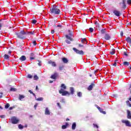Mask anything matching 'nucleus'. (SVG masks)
<instances>
[{
  "mask_svg": "<svg viewBox=\"0 0 131 131\" xmlns=\"http://www.w3.org/2000/svg\"><path fill=\"white\" fill-rule=\"evenodd\" d=\"M34 34V31L33 32H25L24 31H21L19 33L17 34V37L20 39H23L25 38V36L26 35H33Z\"/></svg>",
  "mask_w": 131,
  "mask_h": 131,
  "instance_id": "f257e3e1",
  "label": "nucleus"
},
{
  "mask_svg": "<svg viewBox=\"0 0 131 131\" xmlns=\"http://www.w3.org/2000/svg\"><path fill=\"white\" fill-rule=\"evenodd\" d=\"M50 12L51 14H54V15H59L60 14V9H59L57 7H54L50 9Z\"/></svg>",
  "mask_w": 131,
  "mask_h": 131,
  "instance_id": "f03ea898",
  "label": "nucleus"
},
{
  "mask_svg": "<svg viewBox=\"0 0 131 131\" xmlns=\"http://www.w3.org/2000/svg\"><path fill=\"white\" fill-rule=\"evenodd\" d=\"M73 51H74V52H75V53H76V54H79V55H83V54H84L83 53V51L82 50L79 51L78 49L75 48H73Z\"/></svg>",
  "mask_w": 131,
  "mask_h": 131,
  "instance_id": "7ed1b4c3",
  "label": "nucleus"
},
{
  "mask_svg": "<svg viewBox=\"0 0 131 131\" xmlns=\"http://www.w3.org/2000/svg\"><path fill=\"white\" fill-rule=\"evenodd\" d=\"M11 122L13 124H16L19 122V120L15 117H13L11 118Z\"/></svg>",
  "mask_w": 131,
  "mask_h": 131,
  "instance_id": "20e7f679",
  "label": "nucleus"
},
{
  "mask_svg": "<svg viewBox=\"0 0 131 131\" xmlns=\"http://www.w3.org/2000/svg\"><path fill=\"white\" fill-rule=\"evenodd\" d=\"M122 123H125L126 126H131L130 122H129V121L122 120Z\"/></svg>",
  "mask_w": 131,
  "mask_h": 131,
  "instance_id": "39448f33",
  "label": "nucleus"
},
{
  "mask_svg": "<svg viewBox=\"0 0 131 131\" xmlns=\"http://www.w3.org/2000/svg\"><path fill=\"white\" fill-rule=\"evenodd\" d=\"M59 94H62V96H70V93L68 92L67 91H65L63 92L59 91Z\"/></svg>",
  "mask_w": 131,
  "mask_h": 131,
  "instance_id": "423d86ee",
  "label": "nucleus"
},
{
  "mask_svg": "<svg viewBox=\"0 0 131 131\" xmlns=\"http://www.w3.org/2000/svg\"><path fill=\"white\" fill-rule=\"evenodd\" d=\"M113 13L117 17H119L120 16V11L117 10H114Z\"/></svg>",
  "mask_w": 131,
  "mask_h": 131,
  "instance_id": "0eeeda50",
  "label": "nucleus"
},
{
  "mask_svg": "<svg viewBox=\"0 0 131 131\" xmlns=\"http://www.w3.org/2000/svg\"><path fill=\"white\" fill-rule=\"evenodd\" d=\"M59 76V74L57 73H55L53 75L51 76V78L52 79H56L57 77Z\"/></svg>",
  "mask_w": 131,
  "mask_h": 131,
  "instance_id": "6e6552de",
  "label": "nucleus"
},
{
  "mask_svg": "<svg viewBox=\"0 0 131 131\" xmlns=\"http://www.w3.org/2000/svg\"><path fill=\"white\" fill-rule=\"evenodd\" d=\"M104 38L106 40H109L111 39V36L109 34H105L104 35Z\"/></svg>",
  "mask_w": 131,
  "mask_h": 131,
  "instance_id": "1a4fd4ad",
  "label": "nucleus"
},
{
  "mask_svg": "<svg viewBox=\"0 0 131 131\" xmlns=\"http://www.w3.org/2000/svg\"><path fill=\"white\" fill-rule=\"evenodd\" d=\"M119 5L122 9H126V4H125V3H122L120 2L119 3Z\"/></svg>",
  "mask_w": 131,
  "mask_h": 131,
  "instance_id": "9d476101",
  "label": "nucleus"
},
{
  "mask_svg": "<svg viewBox=\"0 0 131 131\" xmlns=\"http://www.w3.org/2000/svg\"><path fill=\"white\" fill-rule=\"evenodd\" d=\"M94 86H95V84L94 83H91V84L89 85V86L88 88V91H92Z\"/></svg>",
  "mask_w": 131,
  "mask_h": 131,
  "instance_id": "9b49d317",
  "label": "nucleus"
},
{
  "mask_svg": "<svg viewBox=\"0 0 131 131\" xmlns=\"http://www.w3.org/2000/svg\"><path fill=\"white\" fill-rule=\"evenodd\" d=\"M127 118H128V119H131L130 111H129V110H127Z\"/></svg>",
  "mask_w": 131,
  "mask_h": 131,
  "instance_id": "f8f14e48",
  "label": "nucleus"
},
{
  "mask_svg": "<svg viewBox=\"0 0 131 131\" xmlns=\"http://www.w3.org/2000/svg\"><path fill=\"white\" fill-rule=\"evenodd\" d=\"M97 109L101 112V113H102L103 114H106V112L103 111L102 108H101L99 106L97 107Z\"/></svg>",
  "mask_w": 131,
  "mask_h": 131,
  "instance_id": "ddd939ff",
  "label": "nucleus"
},
{
  "mask_svg": "<svg viewBox=\"0 0 131 131\" xmlns=\"http://www.w3.org/2000/svg\"><path fill=\"white\" fill-rule=\"evenodd\" d=\"M50 110H49V108L46 107L45 110V115H50Z\"/></svg>",
  "mask_w": 131,
  "mask_h": 131,
  "instance_id": "4468645a",
  "label": "nucleus"
},
{
  "mask_svg": "<svg viewBox=\"0 0 131 131\" xmlns=\"http://www.w3.org/2000/svg\"><path fill=\"white\" fill-rule=\"evenodd\" d=\"M69 125V124H68V123H66V125H63L62 126V129H66V128H67V127H68Z\"/></svg>",
  "mask_w": 131,
  "mask_h": 131,
  "instance_id": "2eb2a0df",
  "label": "nucleus"
},
{
  "mask_svg": "<svg viewBox=\"0 0 131 131\" xmlns=\"http://www.w3.org/2000/svg\"><path fill=\"white\" fill-rule=\"evenodd\" d=\"M62 61L66 64H67V63H68V59L65 57L62 58Z\"/></svg>",
  "mask_w": 131,
  "mask_h": 131,
  "instance_id": "dca6fc26",
  "label": "nucleus"
},
{
  "mask_svg": "<svg viewBox=\"0 0 131 131\" xmlns=\"http://www.w3.org/2000/svg\"><path fill=\"white\" fill-rule=\"evenodd\" d=\"M24 98H25V96H24L23 95L19 94L18 99L20 101H22V99H24Z\"/></svg>",
  "mask_w": 131,
  "mask_h": 131,
  "instance_id": "f3484780",
  "label": "nucleus"
},
{
  "mask_svg": "<svg viewBox=\"0 0 131 131\" xmlns=\"http://www.w3.org/2000/svg\"><path fill=\"white\" fill-rule=\"evenodd\" d=\"M19 60H20V61H25V60H26V56L24 55L21 56V57L19 58Z\"/></svg>",
  "mask_w": 131,
  "mask_h": 131,
  "instance_id": "a211bd4d",
  "label": "nucleus"
},
{
  "mask_svg": "<svg viewBox=\"0 0 131 131\" xmlns=\"http://www.w3.org/2000/svg\"><path fill=\"white\" fill-rule=\"evenodd\" d=\"M76 127V123L74 122L72 125V129L74 130V129H75Z\"/></svg>",
  "mask_w": 131,
  "mask_h": 131,
  "instance_id": "6ab92c4d",
  "label": "nucleus"
},
{
  "mask_svg": "<svg viewBox=\"0 0 131 131\" xmlns=\"http://www.w3.org/2000/svg\"><path fill=\"white\" fill-rule=\"evenodd\" d=\"M81 41L82 43L86 44V39L85 38L81 39Z\"/></svg>",
  "mask_w": 131,
  "mask_h": 131,
  "instance_id": "aec40b11",
  "label": "nucleus"
},
{
  "mask_svg": "<svg viewBox=\"0 0 131 131\" xmlns=\"http://www.w3.org/2000/svg\"><path fill=\"white\" fill-rule=\"evenodd\" d=\"M66 38H67V39H69V40H71V41H72V40H73L72 38H71V37H70V36L66 35Z\"/></svg>",
  "mask_w": 131,
  "mask_h": 131,
  "instance_id": "412c9836",
  "label": "nucleus"
},
{
  "mask_svg": "<svg viewBox=\"0 0 131 131\" xmlns=\"http://www.w3.org/2000/svg\"><path fill=\"white\" fill-rule=\"evenodd\" d=\"M129 62H127V61H124L123 62V65L124 66H129Z\"/></svg>",
  "mask_w": 131,
  "mask_h": 131,
  "instance_id": "4be33fe9",
  "label": "nucleus"
},
{
  "mask_svg": "<svg viewBox=\"0 0 131 131\" xmlns=\"http://www.w3.org/2000/svg\"><path fill=\"white\" fill-rule=\"evenodd\" d=\"M110 53L111 54V55H114L115 54V49H112Z\"/></svg>",
  "mask_w": 131,
  "mask_h": 131,
  "instance_id": "5701e85b",
  "label": "nucleus"
},
{
  "mask_svg": "<svg viewBox=\"0 0 131 131\" xmlns=\"http://www.w3.org/2000/svg\"><path fill=\"white\" fill-rule=\"evenodd\" d=\"M70 91H71V94H72V95H73L74 94V89H73V88H71Z\"/></svg>",
  "mask_w": 131,
  "mask_h": 131,
  "instance_id": "b1692460",
  "label": "nucleus"
},
{
  "mask_svg": "<svg viewBox=\"0 0 131 131\" xmlns=\"http://www.w3.org/2000/svg\"><path fill=\"white\" fill-rule=\"evenodd\" d=\"M61 88H62V89H63V90H66V89H67L64 84H62L61 85Z\"/></svg>",
  "mask_w": 131,
  "mask_h": 131,
  "instance_id": "393cba45",
  "label": "nucleus"
},
{
  "mask_svg": "<svg viewBox=\"0 0 131 131\" xmlns=\"http://www.w3.org/2000/svg\"><path fill=\"white\" fill-rule=\"evenodd\" d=\"M9 58H10V56H9V55L5 54L4 55V59H9Z\"/></svg>",
  "mask_w": 131,
  "mask_h": 131,
  "instance_id": "a878e982",
  "label": "nucleus"
},
{
  "mask_svg": "<svg viewBox=\"0 0 131 131\" xmlns=\"http://www.w3.org/2000/svg\"><path fill=\"white\" fill-rule=\"evenodd\" d=\"M36 101H43V98L40 97L39 98H36Z\"/></svg>",
  "mask_w": 131,
  "mask_h": 131,
  "instance_id": "bb28decb",
  "label": "nucleus"
},
{
  "mask_svg": "<svg viewBox=\"0 0 131 131\" xmlns=\"http://www.w3.org/2000/svg\"><path fill=\"white\" fill-rule=\"evenodd\" d=\"M17 91V89L15 88H11L10 89V91L11 92H16Z\"/></svg>",
  "mask_w": 131,
  "mask_h": 131,
  "instance_id": "cd10ccee",
  "label": "nucleus"
},
{
  "mask_svg": "<svg viewBox=\"0 0 131 131\" xmlns=\"http://www.w3.org/2000/svg\"><path fill=\"white\" fill-rule=\"evenodd\" d=\"M51 65L53 67H56L57 66V64H56V62H55V61H53V62H52Z\"/></svg>",
  "mask_w": 131,
  "mask_h": 131,
  "instance_id": "c85d7f7f",
  "label": "nucleus"
},
{
  "mask_svg": "<svg viewBox=\"0 0 131 131\" xmlns=\"http://www.w3.org/2000/svg\"><path fill=\"white\" fill-rule=\"evenodd\" d=\"M77 96L78 97H82V93L81 92H78L77 93Z\"/></svg>",
  "mask_w": 131,
  "mask_h": 131,
  "instance_id": "c756f323",
  "label": "nucleus"
},
{
  "mask_svg": "<svg viewBox=\"0 0 131 131\" xmlns=\"http://www.w3.org/2000/svg\"><path fill=\"white\" fill-rule=\"evenodd\" d=\"M63 68H64V66H60L59 67V70L61 71V70H63Z\"/></svg>",
  "mask_w": 131,
  "mask_h": 131,
  "instance_id": "7c9ffc66",
  "label": "nucleus"
},
{
  "mask_svg": "<svg viewBox=\"0 0 131 131\" xmlns=\"http://www.w3.org/2000/svg\"><path fill=\"white\" fill-rule=\"evenodd\" d=\"M38 79V77L36 75L34 76V80H37Z\"/></svg>",
  "mask_w": 131,
  "mask_h": 131,
  "instance_id": "2f4dec72",
  "label": "nucleus"
},
{
  "mask_svg": "<svg viewBox=\"0 0 131 131\" xmlns=\"http://www.w3.org/2000/svg\"><path fill=\"white\" fill-rule=\"evenodd\" d=\"M9 107H10V104L9 103H7L5 105V108L6 109H8V108H9Z\"/></svg>",
  "mask_w": 131,
  "mask_h": 131,
  "instance_id": "473e14b6",
  "label": "nucleus"
},
{
  "mask_svg": "<svg viewBox=\"0 0 131 131\" xmlns=\"http://www.w3.org/2000/svg\"><path fill=\"white\" fill-rule=\"evenodd\" d=\"M18 128L22 129V128H23V126L21 124L18 125Z\"/></svg>",
  "mask_w": 131,
  "mask_h": 131,
  "instance_id": "72a5a7b5",
  "label": "nucleus"
},
{
  "mask_svg": "<svg viewBox=\"0 0 131 131\" xmlns=\"http://www.w3.org/2000/svg\"><path fill=\"white\" fill-rule=\"evenodd\" d=\"M93 125H94V127H96L97 128H99V126H98V125H97V124L94 123V124H93Z\"/></svg>",
  "mask_w": 131,
  "mask_h": 131,
  "instance_id": "f704fd0d",
  "label": "nucleus"
},
{
  "mask_svg": "<svg viewBox=\"0 0 131 131\" xmlns=\"http://www.w3.org/2000/svg\"><path fill=\"white\" fill-rule=\"evenodd\" d=\"M32 23L33 24H35V23H36V20H35V19L32 20Z\"/></svg>",
  "mask_w": 131,
  "mask_h": 131,
  "instance_id": "c9c22d12",
  "label": "nucleus"
},
{
  "mask_svg": "<svg viewBox=\"0 0 131 131\" xmlns=\"http://www.w3.org/2000/svg\"><path fill=\"white\" fill-rule=\"evenodd\" d=\"M35 57H32V56H30V60H31V61H32V60H34Z\"/></svg>",
  "mask_w": 131,
  "mask_h": 131,
  "instance_id": "e433bc0d",
  "label": "nucleus"
},
{
  "mask_svg": "<svg viewBox=\"0 0 131 131\" xmlns=\"http://www.w3.org/2000/svg\"><path fill=\"white\" fill-rule=\"evenodd\" d=\"M127 3L128 4V5H131V0H127Z\"/></svg>",
  "mask_w": 131,
  "mask_h": 131,
  "instance_id": "4c0bfd02",
  "label": "nucleus"
},
{
  "mask_svg": "<svg viewBox=\"0 0 131 131\" xmlns=\"http://www.w3.org/2000/svg\"><path fill=\"white\" fill-rule=\"evenodd\" d=\"M64 90V89L61 88L60 90L59 91V92H61V93H63V92H65V90Z\"/></svg>",
  "mask_w": 131,
  "mask_h": 131,
  "instance_id": "58836bf2",
  "label": "nucleus"
},
{
  "mask_svg": "<svg viewBox=\"0 0 131 131\" xmlns=\"http://www.w3.org/2000/svg\"><path fill=\"white\" fill-rule=\"evenodd\" d=\"M89 31H90V32H93V31H94V29H93L92 28H90L89 29Z\"/></svg>",
  "mask_w": 131,
  "mask_h": 131,
  "instance_id": "ea45409f",
  "label": "nucleus"
},
{
  "mask_svg": "<svg viewBox=\"0 0 131 131\" xmlns=\"http://www.w3.org/2000/svg\"><path fill=\"white\" fill-rule=\"evenodd\" d=\"M67 43H68L69 45H70L71 43V42H70V41H69V40H66Z\"/></svg>",
  "mask_w": 131,
  "mask_h": 131,
  "instance_id": "a19ab883",
  "label": "nucleus"
},
{
  "mask_svg": "<svg viewBox=\"0 0 131 131\" xmlns=\"http://www.w3.org/2000/svg\"><path fill=\"white\" fill-rule=\"evenodd\" d=\"M126 1L127 0H122V3L126 4Z\"/></svg>",
  "mask_w": 131,
  "mask_h": 131,
  "instance_id": "79ce46f5",
  "label": "nucleus"
},
{
  "mask_svg": "<svg viewBox=\"0 0 131 131\" xmlns=\"http://www.w3.org/2000/svg\"><path fill=\"white\" fill-rule=\"evenodd\" d=\"M101 33H105V29H102L101 30Z\"/></svg>",
  "mask_w": 131,
  "mask_h": 131,
  "instance_id": "37998d69",
  "label": "nucleus"
},
{
  "mask_svg": "<svg viewBox=\"0 0 131 131\" xmlns=\"http://www.w3.org/2000/svg\"><path fill=\"white\" fill-rule=\"evenodd\" d=\"M28 78H32V76L30 74H29L28 75Z\"/></svg>",
  "mask_w": 131,
  "mask_h": 131,
  "instance_id": "c03bdc74",
  "label": "nucleus"
},
{
  "mask_svg": "<svg viewBox=\"0 0 131 131\" xmlns=\"http://www.w3.org/2000/svg\"><path fill=\"white\" fill-rule=\"evenodd\" d=\"M30 57H34V53H31L30 54Z\"/></svg>",
  "mask_w": 131,
  "mask_h": 131,
  "instance_id": "a18cd8bd",
  "label": "nucleus"
},
{
  "mask_svg": "<svg viewBox=\"0 0 131 131\" xmlns=\"http://www.w3.org/2000/svg\"><path fill=\"white\" fill-rule=\"evenodd\" d=\"M14 108H15V107H14V106L10 107L9 110H13V109H14Z\"/></svg>",
  "mask_w": 131,
  "mask_h": 131,
  "instance_id": "49530a36",
  "label": "nucleus"
},
{
  "mask_svg": "<svg viewBox=\"0 0 131 131\" xmlns=\"http://www.w3.org/2000/svg\"><path fill=\"white\" fill-rule=\"evenodd\" d=\"M33 43L34 46H36V41H33Z\"/></svg>",
  "mask_w": 131,
  "mask_h": 131,
  "instance_id": "de8ad7c7",
  "label": "nucleus"
},
{
  "mask_svg": "<svg viewBox=\"0 0 131 131\" xmlns=\"http://www.w3.org/2000/svg\"><path fill=\"white\" fill-rule=\"evenodd\" d=\"M57 106H59V107L61 108V105H60V103H57Z\"/></svg>",
  "mask_w": 131,
  "mask_h": 131,
  "instance_id": "09e8293b",
  "label": "nucleus"
},
{
  "mask_svg": "<svg viewBox=\"0 0 131 131\" xmlns=\"http://www.w3.org/2000/svg\"><path fill=\"white\" fill-rule=\"evenodd\" d=\"M36 107H37V103H36V104L34 106V108H35V109H36Z\"/></svg>",
  "mask_w": 131,
  "mask_h": 131,
  "instance_id": "8fccbe9b",
  "label": "nucleus"
},
{
  "mask_svg": "<svg viewBox=\"0 0 131 131\" xmlns=\"http://www.w3.org/2000/svg\"><path fill=\"white\" fill-rule=\"evenodd\" d=\"M29 93H30V94H33V92L31 90H29Z\"/></svg>",
  "mask_w": 131,
  "mask_h": 131,
  "instance_id": "3c124183",
  "label": "nucleus"
},
{
  "mask_svg": "<svg viewBox=\"0 0 131 131\" xmlns=\"http://www.w3.org/2000/svg\"><path fill=\"white\" fill-rule=\"evenodd\" d=\"M51 33L53 34H54V33H55V31L54 30H52V31H51Z\"/></svg>",
  "mask_w": 131,
  "mask_h": 131,
  "instance_id": "603ef678",
  "label": "nucleus"
},
{
  "mask_svg": "<svg viewBox=\"0 0 131 131\" xmlns=\"http://www.w3.org/2000/svg\"><path fill=\"white\" fill-rule=\"evenodd\" d=\"M32 95H33V96H34V97H35V99H36V96L35 95V94H34V93H32Z\"/></svg>",
  "mask_w": 131,
  "mask_h": 131,
  "instance_id": "864d4df0",
  "label": "nucleus"
},
{
  "mask_svg": "<svg viewBox=\"0 0 131 131\" xmlns=\"http://www.w3.org/2000/svg\"><path fill=\"white\" fill-rule=\"evenodd\" d=\"M121 36H123V32H121Z\"/></svg>",
  "mask_w": 131,
  "mask_h": 131,
  "instance_id": "5fc2aeb1",
  "label": "nucleus"
},
{
  "mask_svg": "<svg viewBox=\"0 0 131 131\" xmlns=\"http://www.w3.org/2000/svg\"><path fill=\"white\" fill-rule=\"evenodd\" d=\"M117 64L116 63V62H115L113 64V66L116 67Z\"/></svg>",
  "mask_w": 131,
  "mask_h": 131,
  "instance_id": "6e6d98bb",
  "label": "nucleus"
},
{
  "mask_svg": "<svg viewBox=\"0 0 131 131\" xmlns=\"http://www.w3.org/2000/svg\"><path fill=\"white\" fill-rule=\"evenodd\" d=\"M38 65L39 66H41V62H39V63H38Z\"/></svg>",
  "mask_w": 131,
  "mask_h": 131,
  "instance_id": "4d7b16f0",
  "label": "nucleus"
},
{
  "mask_svg": "<svg viewBox=\"0 0 131 131\" xmlns=\"http://www.w3.org/2000/svg\"><path fill=\"white\" fill-rule=\"evenodd\" d=\"M124 55L125 56H127V54H126V52H124Z\"/></svg>",
  "mask_w": 131,
  "mask_h": 131,
  "instance_id": "13d9d810",
  "label": "nucleus"
},
{
  "mask_svg": "<svg viewBox=\"0 0 131 131\" xmlns=\"http://www.w3.org/2000/svg\"><path fill=\"white\" fill-rule=\"evenodd\" d=\"M78 46H79V48H81V47H83V46H82L80 44H79Z\"/></svg>",
  "mask_w": 131,
  "mask_h": 131,
  "instance_id": "bf43d9fd",
  "label": "nucleus"
},
{
  "mask_svg": "<svg viewBox=\"0 0 131 131\" xmlns=\"http://www.w3.org/2000/svg\"><path fill=\"white\" fill-rule=\"evenodd\" d=\"M53 61H52L50 60V61H49V63L52 64V63H53Z\"/></svg>",
  "mask_w": 131,
  "mask_h": 131,
  "instance_id": "052dcab7",
  "label": "nucleus"
},
{
  "mask_svg": "<svg viewBox=\"0 0 131 131\" xmlns=\"http://www.w3.org/2000/svg\"><path fill=\"white\" fill-rule=\"evenodd\" d=\"M126 104H129V101H128V100H127L126 101Z\"/></svg>",
  "mask_w": 131,
  "mask_h": 131,
  "instance_id": "680f3d73",
  "label": "nucleus"
},
{
  "mask_svg": "<svg viewBox=\"0 0 131 131\" xmlns=\"http://www.w3.org/2000/svg\"><path fill=\"white\" fill-rule=\"evenodd\" d=\"M1 118H5V116H1Z\"/></svg>",
  "mask_w": 131,
  "mask_h": 131,
  "instance_id": "e2e57ef3",
  "label": "nucleus"
},
{
  "mask_svg": "<svg viewBox=\"0 0 131 131\" xmlns=\"http://www.w3.org/2000/svg\"><path fill=\"white\" fill-rule=\"evenodd\" d=\"M128 105L129 107H131V104H130V103H129L128 104Z\"/></svg>",
  "mask_w": 131,
  "mask_h": 131,
  "instance_id": "0e129e2a",
  "label": "nucleus"
},
{
  "mask_svg": "<svg viewBox=\"0 0 131 131\" xmlns=\"http://www.w3.org/2000/svg\"><path fill=\"white\" fill-rule=\"evenodd\" d=\"M49 82H50V83H53V81L50 80V81H49Z\"/></svg>",
  "mask_w": 131,
  "mask_h": 131,
  "instance_id": "69168bd1",
  "label": "nucleus"
},
{
  "mask_svg": "<svg viewBox=\"0 0 131 131\" xmlns=\"http://www.w3.org/2000/svg\"><path fill=\"white\" fill-rule=\"evenodd\" d=\"M36 90H38V86H36Z\"/></svg>",
  "mask_w": 131,
  "mask_h": 131,
  "instance_id": "338daca9",
  "label": "nucleus"
},
{
  "mask_svg": "<svg viewBox=\"0 0 131 131\" xmlns=\"http://www.w3.org/2000/svg\"><path fill=\"white\" fill-rule=\"evenodd\" d=\"M129 100L131 101V98H129Z\"/></svg>",
  "mask_w": 131,
  "mask_h": 131,
  "instance_id": "774afa93",
  "label": "nucleus"
}]
</instances>
